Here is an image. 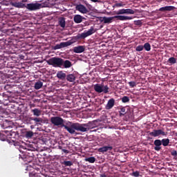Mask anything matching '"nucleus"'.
Segmentation results:
<instances>
[{
  "mask_svg": "<svg viewBox=\"0 0 177 177\" xmlns=\"http://www.w3.org/2000/svg\"><path fill=\"white\" fill-rule=\"evenodd\" d=\"M51 124H54L55 127H64L65 130L68 131L71 134H76V131H81L82 133L86 132L88 129L86 128L88 127L87 124H79V123H72V122H68L69 127L64 124V120L60 117H51L50 118Z\"/></svg>",
  "mask_w": 177,
  "mask_h": 177,
  "instance_id": "f257e3e1",
  "label": "nucleus"
},
{
  "mask_svg": "<svg viewBox=\"0 0 177 177\" xmlns=\"http://www.w3.org/2000/svg\"><path fill=\"white\" fill-rule=\"evenodd\" d=\"M64 62H66V60L62 58L54 57L49 59L48 61H47V64L53 67H62V64Z\"/></svg>",
  "mask_w": 177,
  "mask_h": 177,
  "instance_id": "f03ea898",
  "label": "nucleus"
},
{
  "mask_svg": "<svg viewBox=\"0 0 177 177\" xmlns=\"http://www.w3.org/2000/svg\"><path fill=\"white\" fill-rule=\"evenodd\" d=\"M93 90L95 91V93H97L99 94L103 93L104 94L109 93V86L102 84H95L93 85Z\"/></svg>",
  "mask_w": 177,
  "mask_h": 177,
  "instance_id": "7ed1b4c3",
  "label": "nucleus"
},
{
  "mask_svg": "<svg viewBox=\"0 0 177 177\" xmlns=\"http://www.w3.org/2000/svg\"><path fill=\"white\" fill-rule=\"evenodd\" d=\"M42 8V5L41 3H28L25 6V8L28 9L30 11H36Z\"/></svg>",
  "mask_w": 177,
  "mask_h": 177,
  "instance_id": "20e7f679",
  "label": "nucleus"
},
{
  "mask_svg": "<svg viewBox=\"0 0 177 177\" xmlns=\"http://www.w3.org/2000/svg\"><path fill=\"white\" fill-rule=\"evenodd\" d=\"M95 33V30L93 29V27H91V29H89L87 31H85L83 33L77 35V38L80 39H84L85 38L91 36V35Z\"/></svg>",
  "mask_w": 177,
  "mask_h": 177,
  "instance_id": "39448f33",
  "label": "nucleus"
},
{
  "mask_svg": "<svg viewBox=\"0 0 177 177\" xmlns=\"http://www.w3.org/2000/svg\"><path fill=\"white\" fill-rule=\"evenodd\" d=\"M149 136L152 137H159L160 136H167V133L161 129H154L152 132L149 133Z\"/></svg>",
  "mask_w": 177,
  "mask_h": 177,
  "instance_id": "423d86ee",
  "label": "nucleus"
},
{
  "mask_svg": "<svg viewBox=\"0 0 177 177\" xmlns=\"http://www.w3.org/2000/svg\"><path fill=\"white\" fill-rule=\"evenodd\" d=\"M135 13L136 12L133 9H120L115 12V15H134Z\"/></svg>",
  "mask_w": 177,
  "mask_h": 177,
  "instance_id": "0eeeda50",
  "label": "nucleus"
},
{
  "mask_svg": "<svg viewBox=\"0 0 177 177\" xmlns=\"http://www.w3.org/2000/svg\"><path fill=\"white\" fill-rule=\"evenodd\" d=\"M75 10L80 12V13L85 15L89 13L88 9L86 8L84 5L80 4L75 6Z\"/></svg>",
  "mask_w": 177,
  "mask_h": 177,
  "instance_id": "6e6552de",
  "label": "nucleus"
},
{
  "mask_svg": "<svg viewBox=\"0 0 177 177\" xmlns=\"http://www.w3.org/2000/svg\"><path fill=\"white\" fill-rule=\"evenodd\" d=\"M71 45H72V42L71 41L61 42L60 44L55 46L54 49L55 50L62 49L63 48H66L67 46H70Z\"/></svg>",
  "mask_w": 177,
  "mask_h": 177,
  "instance_id": "1a4fd4ad",
  "label": "nucleus"
},
{
  "mask_svg": "<svg viewBox=\"0 0 177 177\" xmlns=\"http://www.w3.org/2000/svg\"><path fill=\"white\" fill-rule=\"evenodd\" d=\"M110 18L116 19L119 21H127L133 19L131 17L124 16V15H115L114 17H110Z\"/></svg>",
  "mask_w": 177,
  "mask_h": 177,
  "instance_id": "9d476101",
  "label": "nucleus"
},
{
  "mask_svg": "<svg viewBox=\"0 0 177 177\" xmlns=\"http://www.w3.org/2000/svg\"><path fill=\"white\" fill-rule=\"evenodd\" d=\"M112 150H113V147H111V146H104L102 147H100L97 149V151H99L100 153H106V152L111 151Z\"/></svg>",
  "mask_w": 177,
  "mask_h": 177,
  "instance_id": "9b49d317",
  "label": "nucleus"
},
{
  "mask_svg": "<svg viewBox=\"0 0 177 177\" xmlns=\"http://www.w3.org/2000/svg\"><path fill=\"white\" fill-rule=\"evenodd\" d=\"M85 50L84 46H77L73 48V53L77 54H80L84 53Z\"/></svg>",
  "mask_w": 177,
  "mask_h": 177,
  "instance_id": "f8f14e48",
  "label": "nucleus"
},
{
  "mask_svg": "<svg viewBox=\"0 0 177 177\" xmlns=\"http://www.w3.org/2000/svg\"><path fill=\"white\" fill-rule=\"evenodd\" d=\"M83 20H85V18L80 15H75V16H73V22H75V24H81Z\"/></svg>",
  "mask_w": 177,
  "mask_h": 177,
  "instance_id": "ddd939ff",
  "label": "nucleus"
},
{
  "mask_svg": "<svg viewBox=\"0 0 177 177\" xmlns=\"http://www.w3.org/2000/svg\"><path fill=\"white\" fill-rule=\"evenodd\" d=\"M175 10H176L175 6H164V7L160 8V9H158V11H160V12H170V11Z\"/></svg>",
  "mask_w": 177,
  "mask_h": 177,
  "instance_id": "4468645a",
  "label": "nucleus"
},
{
  "mask_svg": "<svg viewBox=\"0 0 177 177\" xmlns=\"http://www.w3.org/2000/svg\"><path fill=\"white\" fill-rule=\"evenodd\" d=\"M154 150H156V151H159L160 150H161V145H162V142H161V140H154Z\"/></svg>",
  "mask_w": 177,
  "mask_h": 177,
  "instance_id": "2eb2a0df",
  "label": "nucleus"
},
{
  "mask_svg": "<svg viewBox=\"0 0 177 177\" xmlns=\"http://www.w3.org/2000/svg\"><path fill=\"white\" fill-rule=\"evenodd\" d=\"M57 77L62 81H65L67 75L66 73H64L62 71H61L57 73Z\"/></svg>",
  "mask_w": 177,
  "mask_h": 177,
  "instance_id": "dca6fc26",
  "label": "nucleus"
},
{
  "mask_svg": "<svg viewBox=\"0 0 177 177\" xmlns=\"http://www.w3.org/2000/svg\"><path fill=\"white\" fill-rule=\"evenodd\" d=\"M71 67H72V62L69 60H65V62H64L62 63V66L58 67V68H70Z\"/></svg>",
  "mask_w": 177,
  "mask_h": 177,
  "instance_id": "f3484780",
  "label": "nucleus"
},
{
  "mask_svg": "<svg viewBox=\"0 0 177 177\" xmlns=\"http://www.w3.org/2000/svg\"><path fill=\"white\" fill-rule=\"evenodd\" d=\"M113 106H115V100L113 98H111V100H108L106 104V109L110 110L113 109Z\"/></svg>",
  "mask_w": 177,
  "mask_h": 177,
  "instance_id": "a211bd4d",
  "label": "nucleus"
},
{
  "mask_svg": "<svg viewBox=\"0 0 177 177\" xmlns=\"http://www.w3.org/2000/svg\"><path fill=\"white\" fill-rule=\"evenodd\" d=\"M12 6L18 8H24L26 6V3H24L22 2H14L12 3Z\"/></svg>",
  "mask_w": 177,
  "mask_h": 177,
  "instance_id": "6ab92c4d",
  "label": "nucleus"
},
{
  "mask_svg": "<svg viewBox=\"0 0 177 177\" xmlns=\"http://www.w3.org/2000/svg\"><path fill=\"white\" fill-rule=\"evenodd\" d=\"M58 24L61 28H66V19L62 17L59 18Z\"/></svg>",
  "mask_w": 177,
  "mask_h": 177,
  "instance_id": "aec40b11",
  "label": "nucleus"
},
{
  "mask_svg": "<svg viewBox=\"0 0 177 177\" xmlns=\"http://www.w3.org/2000/svg\"><path fill=\"white\" fill-rule=\"evenodd\" d=\"M65 80H66L67 82H74L75 80H76V77L74 75V74H68L67 75Z\"/></svg>",
  "mask_w": 177,
  "mask_h": 177,
  "instance_id": "412c9836",
  "label": "nucleus"
},
{
  "mask_svg": "<svg viewBox=\"0 0 177 177\" xmlns=\"http://www.w3.org/2000/svg\"><path fill=\"white\" fill-rule=\"evenodd\" d=\"M32 120H33L35 122V124H36L37 125H41V124L44 123V120L40 118H32Z\"/></svg>",
  "mask_w": 177,
  "mask_h": 177,
  "instance_id": "4be33fe9",
  "label": "nucleus"
},
{
  "mask_svg": "<svg viewBox=\"0 0 177 177\" xmlns=\"http://www.w3.org/2000/svg\"><path fill=\"white\" fill-rule=\"evenodd\" d=\"M2 104V101L0 100V104ZM6 109L3 108L2 105H0V118H3V114H6Z\"/></svg>",
  "mask_w": 177,
  "mask_h": 177,
  "instance_id": "5701e85b",
  "label": "nucleus"
},
{
  "mask_svg": "<svg viewBox=\"0 0 177 177\" xmlns=\"http://www.w3.org/2000/svg\"><path fill=\"white\" fill-rule=\"evenodd\" d=\"M4 133H8V138H10V139H13L15 138V136H16V133H15L14 131H4Z\"/></svg>",
  "mask_w": 177,
  "mask_h": 177,
  "instance_id": "b1692460",
  "label": "nucleus"
},
{
  "mask_svg": "<svg viewBox=\"0 0 177 177\" xmlns=\"http://www.w3.org/2000/svg\"><path fill=\"white\" fill-rule=\"evenodd\" d=\"M113 19L111 17H104L102 21L104 22V24H111V22H113Z\"/></svg>",
  "mask_w": 177,
  "mask_h": 177,
  "instance_id": "393cba45",
  "label": "nucleus"
},
{
  "mask_svg": "<svg viewBox=\"0 0 177 177\" xmlns=\"http://www.w3.org/2000/svg\"><path fill=\"white\" fill-rule=\"evenodd\" d=\"M44 86V84L41 82L40 81H38L35 84V89L39 90L42 86Z\"/></svg>",
  "mask_w": 177,
  "mask_h": 177,
  "instance_id": "a878e982",
  "label": "nucleus"
},
{
  "mask_svg": "<svg viewBox=\"0 0 177 177\" xmlns=\"http://www.w3.org/2000/svg\"><path fill=\"white\" fill-rule=\"evenodd\" d=\"M32 113L36 117H39L41 115V111L39 109H34L32 110Z\"/></svg>",
  "mask_w": 177,
  "mask_h": 177,
  "instance_id": "bb28decb",
  "label": "nucleus"
},
{
  "mask_svg": "<svg viewBox=\"0 0 177 177\" xmlns=\"http://www.w3.org/2000/svg\"><path fill=\"white\" fill-rule=\"evenodd\" d=\"M160 142L164 147H167L169 145V139L168 138L163 139Z\"/></svg>",
  "mask_w": 177,
  "mask_h": 177,
  "instance_id": "cd10ccee",
  "label": "nucleus"
},
{
  "mask_svg": "<svg viewBox=\"0 0 177 177\" xmlns=\"http://www.w3.org/2000/svg\"><path fill=\"white\" fill-rule=\"evenodd\" d=\"M62 164L65 167H71L73 165V162L70 160H64L62 162Z\"/></svg>",
  "mask_w": 177,
  "mask_h": 177,
  "instance_id": "c85d7f7f",
  "label": "nucleus"
},
{
  "mask_svg": "<svg viewBox=\"0 0 177 177\" xmlns=\"http://www.w3.org/2000/svg\"><path fill=\"white\" fill-rule=\"evenodd\" d=\"M143 48L147 51V52H149L150 50L151 49L149 43H145L144 44Z\"/></svg>",
  "mask_w": 177,
  "mask_h": 177,
  "instance_id": "c756f323",
  "label": "nucleus"
},
{
  "mask_svg": "<svg viewBox=\"0 0 177 177\" xmlns=\"http://www.w3.org/2000/svg\"><path fill=\"white\" fill-rule=\"evenodd\" d=\"M167 62L169 63L170 65L175 64H176V58L171 57L169 59H168Z\"/></svg>",
  "mask_w": 177,
  "mask_h": 177,
  "instance_id": "7c9ffc66",
  "label": "nucleus"
},
{
  "mask_svg": "<svg viewBox=\"0 0 177 177\" xmlns=\"http://www.w3.org/2000/svg\"><path fill=\"white\" fill-rule=\"evenodd\" d=\"M85 161L88 162L89 163H94L96 161V158L95 157H89L85 158Z\"/></svg>",
  "mask_w": 177,
  "mask_h": 177,
  "instance_id": "2f4dec72",
  "label": "nucleus"
},
{
  "mask_svg": "<svg viewBox=\"0 0 177 177\" xmlns=\"http://www.w3.org/2000/svg\"><path fill=\"white\" fill-rule=\"evenodd\" d=\"M33 136L34 133H32V131H28L25 133V137H26V138H32Z\"/></svg>",
  "mask_w": 177,
  "mask_h": 177,
  "instance_id": "473e14b6",
  "label": "nucleus"
},
{
  "mask_svg": "<svg viewBox=\"0 0 177 177\" xmlns=\"http://www.w3.org/2000/svg\"><path fill=\"white\" fill-rule=\"evenodd\" d=\"M119 113H120V116H122L127 114V110L125 107L121 108V109L119 111Z\"/></svg>",
  "mask_w": 177,
  "mask_h": 177,
  "instance_id": "72a5a7b5",
  "label": "nucleus"
},
{
  "mask_svg": "<svg viewBox=\"0 0 177 177\" xmlns=\"http://www.w3.org/2000/svg\"><path fill=\"white\" fill-rule=\"evenodd\" d=\"M121 100H122V102H123L124 104L129 102V97L127 96H124L123 97H122Z\"/></svg>",
  "mask_w": 177,
  "mask_h": 177,
  "instance_id": "f704fd0d",
  "label": "nucleus"
},
{
  "mask_svg": "<svg viewBox=\"0 0 177 177\" xmlns=\"http://www.w3.org/2000/svg\"><path fill=\"white\" fill-rule=\"evenodd\" d=\"M145 48H143L142 45H139L137 46V48H136V51L137 52H141L144 50Z\"/></svg>",
  "mask_w": 177,
  "mask_h": 177,
  "instance_id": "c9c22d12",
  "label": "nucleus"
},
{
  "mask_svg": "<svg viewBox=\"0 0 177 177\" xmlns=\"http://www.w3.org/2000/svg\"><path fill=\"white\" fill-rule=\"evenodd\" d=\"M128 85H129L130 88H135V86H137V84L135 82L131 81L128 82Z\"/></svg>",
  "mask_w": 177,
  "mask_h": 177,
  "instance_id": "e433bc0d",
  "label": "nucleus"
},
{
  "mask_svg": "<svg viewBox=\"0 0 177 177\" xmlns=\"http://www.w3.org/2000/svg\"><path fill=\"white\" fill-rule=\"evenodd\" d=\"M134 25L138 26H141L142 21L140 20L134 21Z\"/></svg>",
  "mask_w": 177,
  "mask_h": 177,
  "instance_id": "4c0bfd02",
  "label": "nucleus"
},
{
  "mask_svg": "<svg viewBox=\"0 0 177 177\" xmlns=\"http://www.w3.org/2000/svg\"><path fill=\"white\" fill-rule=\"evenodd\" d=\"M4 67H5L4 61L3 60L0 61V70L3 68Z\"/></svg>",
  "mask_w": 177,
  "mask_h": 177,
  "instance_id": "58836bf2",
  "label": "nucleus"
},
{
  "mask_svg": "<svg viewBox=\"0 0 177 177\" xmlns=\"http://www.w3.org/2000/svg\"><path fill=\"white\" fill-rule=\"evenodd\" d=\"M133 176H134V177L140 176V172L138 171H133Z\"/></svg>",
  "mask_w": 177,
  "mask_h": 177,
  "instance_id": "ea45409f",
  "label": "nucleus"
},
{
  "mask_svg": "<svg viewBox=\"0 0 177 177\" xmlns=\"http://www.w3.org/2000/svg\"><path fill=\"white\" fill-rule=\"evenodd\" d=\"M61 151H62V152L64 153L65 154H68V153H70V151L66 150V149H61Z\"/></svg>",
  "mask_w": 177,
  "mask_h": 177,
  "instance_id": "a19ab883",
  "label": "nucleus"
},
{
  "mask_svg": "<svg viewBox=\"0 0 177 177\" xmlns=\"http://www.w3.org/2000/svg\"><path fill=\"white\" fill-rule=\"evenodd\" d=\"M171 156H177V152L176 150H174L171 151Z\"/></svg>",
  "mask_w": 177,
  "mask_h": 177,
  "instance_id": "79ce46f5",
  "label": "nucleus"
},
{
  "mask_svg": "<svg viewBox=\"0 0 177 177\" xmlns=\"http://www.w3.org/2000/svg\"><path fill=\"white\" fill-rule=\"evenodd\" d=\"M115 6L117 8L122 7V3H115Z\"/></svg>",
  "mask_w": 177,
  "mask_h": 177,
  "instance_id": "37998d69",
  "label": "nucleus"
},
{
  "mask_svg": "<svg viewBox=\"0 0 177 177\" xmlns=\"http://www.w3.org/2000/svg\"><path fill=\"white\" fill-rule=\"evenodd\" d=\"M91 2L97 3L99 2V0H90Z\"/></svg>",
  "mask_w": 177,
  "mask_h": 177,
  "instance_id": "c03bdc74",
  "label": "nucleus"
},
{
  "mask_svg": "<svg viewBox=\"0 0 177 177\" xmlns=\"http://www.w3.org/2000/svg\"><path fill=\"white\" fill-rule=\"evenodd\" d=\"M100 177H107V176L105 174H101V175H100Z\"/></svg>",
  "mask_w": 177,
  "mask_h": 177,
  "instance_id": "a18cd8bd",
  "label": "nucleus"
},
{
  "mask_svg": "<svg viewBox=\"0 0 177 177\" xmlns=\"http://www.w3.org/2000/svg\"><path fill=\"white\" fill-rule=\"evenodd\" d=\"M58 149H60V150H62V149H63V148H62V146H59V147H58Z\"/></svg>",
  "mask_w": 177,
  "mask_h": 177,
  "instance_id": "49530a36",
  "label": "nucleus"
},
{
  "mask_svg": "<svg viewBox=\"0 0 177 177\" xmlns=\"http://www.w3.org/2000/svg\"><path fill=\"white\" fill-rule=\"evenodd\" d=\"M176 137H177V133H176Z\"/></svg>",
  "mask_w": 177,
  "mask_h": 177,
  "instance_id": "de8ad7c7",
  "label": "nucleus"
},
{
  "mask_svg": "<svg viewBox=\"0 0 177 177\" xmlns=\"http://www.w3.org/2000/svg\"><path fill=\"white\" fill-rule=\"evenodd\" d=\"M22 2H26V1L24 0V1H22Z\"/></svg>",
  "mask_w": 177,
  "mask_h": 177,
  "instance_id": "09e8293b",
  "label": "nucleus"
},
{
  "mask_svg": "<svg viewBox=\"0 0 177 177\" xmlns=\"http://www.w3.org/2000/svg\"><path fill=\"white\" fill-rule=\"evenodd\" d=\"M6 127H4V126H3V129H6Z\"/></svg>",
  "mask_w": 177,
  "mask_h": 177,
  "instance_id": "8fccbe9b",
  "label": "nucleus"
},
{
  "mask_svg": "<svg viewBox=\"0 0 177 177\" xmlns=\"http://www.w3.org/2000/svg\"><path fill=\"white\" fill-rule=\"evenodd\" d=\"M176 177H177V176H176Z\"/></svg>",
  "mask_w": 177,
  "mask_h": 177,
  "instance_id": "3c124183",
  "label": "nucleus"
}]
</instances>
